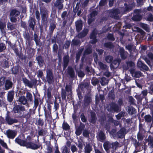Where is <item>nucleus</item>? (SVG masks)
<instances>
[{
  "mask_svg": "<svg viewBox=\"0 0 153 153\" xmlns=\"http://www.w3.org/2000/svg\"><path fill=\"white\" fill-rule=\"evenodd\" d=\"M16 143L21 146H26L33 149H36L40 147V145H37L31 142H27L26 141L22 140L18 138H16L15 140Z\"/></svg>",
  "mask_w": 153,
  "mask_h": 153,
  "instance_id": "f257e3e1",
  "label": "nucleus"
},
{
  "mask_svg": "<svg viewBox=\"0 0 153 153\" xmlns=\"http://www.w3.org/2000/svg\"><path fill=\"white\" fill-rule=\"evenodd\" d=\"M46 78L49 84L52 83L54 81V76L52 70L50 69H47L46 71Z\"/></svg>",
  "mask_w": 153,
  "mask_h": 153,
  "instance_id": "f03ea898",
  "label": "nucleus"
},
{
  "mask_svg": "<svg viewBox=\"0 0 153 153\" xmlns=\"http://www.w3.org/2000/svg\"><path fill=\"white\" fill-rule=\"evenodd\" d=\"M22 81L26 86H27L30 88H32L33 85H36L37 82V81L36 79H33L30 81L25 78H22Z\"/></svg>",
  "mask_w": 153,
  "mask_h": 153,
  "instance_id": "7ed1b4c3",
  "label": "nucleus"
},
{
  "mask_svg": "<svg viewBox=\"0 0 153 153\" xmlns=\"http://www.w3.org/2000/svg\"><path fill=\"white\" fill-rule=\"evenodd\" d=\"M120 13V11L118 9H112L110 11V16L115 19H118L120 18L119 14Z\"/></svg>",
  "mask_w": 153,
  "mask_h": 153,
  "instance_id": "20e7f679",
  "label": "nucleus"
},
{
  "mask_svg": "<svg viewBox=\"0 0 153 153\" xmlns=\"http://www.w3.org/2000/svg\"><path fill=\"white\" fill-rule=\"evenodd\" d=\"M4 134L8 138L13 139L16 137L17 132L15 130L8 129L6 131Z\"/></svg>",
  "mask_w": 153,
  "mask_h": 153,
  "instance_id": "39448f33",
  "label": "nucleus"
},
{
  "mask_svg": "<svg viewBox=\"0 0 153 153\" xmlns=\"http://www.w3.org/2000/svg\"><path fill=\"white\" fill-rule=\"evenodd\" d=\"M108 109L109 111L117 112L119 111V107L117 104L114 103H112L110 104Z\"/></svg>",
  "mask_w": 153,
  "mask_h": 153,
  "instance_id": "423d86ee",
  "label": "nucleus"
},
{
  "mask_svg": "<svg viewBox=\"0 0 153 153\" xmlns=\"http://www.w3.org/2000/svg\"><path fill=\"white\" fill-rule=\"evenodd\" d=\"M127 67H123V68L124 70H127L129 69V71L130 72V71L131 70L135 69V65L134 62L129 61L126 62Z\"/></svg>",
  "mask_w": 153,
  "mask_h": 153,
  "instance_id": "0eeeda50",
  "label": "nucleus"
},
{
  "mask_svg": "<svg viewBox=\"0 0 153 153\" xmlns=\"http://www.w3.org/2000/svg\"><path fill=\"white\" fill-rule=\"evenodd\" d=\"M130 73L133 77L139 78L142 76L141 72L139 71H135V69L130 71Z\"/></svg>",
  "mask_w": 153,
  "mask_h": 153,
  "instance_id": "6e6552de",
  "label": "nucleus"
},
{
  "mask_svg": "<svg viewBox=\"0 0 153 153\" xmlns=\"http://www.w3.org/2000/svg\"><path fill=\"white\" fill-rule=\"evenodd\" d=\"M5 120L6 123L9 125H11L14 123H17L18 122L17 120L11 118L8 115H7L6 117Z\"/></svg>",
  "mask_w": 153,
  "mask_h": 153,
  "instance_id": "1a4fd4ad",
  "label": "nucleus"
},
{
  "mask_svg": "<svg viewBox=\"0 0 153 153\" xmlns=\"http://www.w3.org/2000/svg\"><path fill=\"white\" fill-rule=\"evenodd\" d=\"M42 20L44 21L47 20L48 17V11L45 9H40Z\"/></svg>",
  "mask_w": 153,
  "mask_h": 153,
  "instance_id": "9d476101",
  "label": "nucleus"
},
{
  "mask_svg": "<svg viewBox=\"0 0 153 153\" xmlns=\"http://www.w3.org/2000/svg\"><path fill=\"white\" fill-rule=\"evenodd\" d=\"M97 137L99 141L102 142H104L106 138L104 133L102 131H100L98 133Z\"/></svg>",
  "mask_w": 153,
  "mask_h": 153,
  "instance_id": "9b49d317",
  "label": "nucleus"
},
{
  "mask_svg": "<svg viewBox=\"0 0 153 153\" xmlns=\"http://www.w3.org/2000/svg\"><path fill=\"white\" fill-rule=\"evenodd\" d=\"M97 34V31L94 30L93 31L90 36V39H91L90 41V43L92 44H94L97 42V39L96 35Z\"/></svg>",
  "mask_w": 153,
  "mask_h": 153,
  "instance_id": "f8f14e48",
  "label": "nucleus"
},
{
  "mask_svg": "<svg viewBox=\"0 0 153 153\" xmlns=\"http://www.w3.org/2000/svg\"><path fill=\"white\" fill-rule=\"evenodd\" d=\"M97 14V13L96 11H94L90 14L88 16V23L89 24H90L95 19V17Z\"/></svg>",
  "mask_w": 153,
  "mask_h": 153,
  "instance_id": "ddd939ff",
  "label": "nucleus"
},
{
  "mask_svg": "<svg viewBox=\"0 0 153 153\" xmlns=\"http://www.w3.org/2000/svg\"><path fill=\"white\" fill-rule=\"evenodd\" d=\"M92 102L91 98L89 94L86 95L84 97V102L85 106H88Z\"/></svg>",
  "mask_w": 153,
  "mask_h": 153,
  "instance_id": "4468645a",
  "label": "nucleus"
},
{
  "mask_svg": "<svg viewBox=\"0 0 153 153\" xmlns=\"http://www.w3.org/2000/svg\"><path fill=\"white\" fill-rule=\"evenodd\" d=\"M63 2V0H56L54 4V5L59 10H62L63 7V5L62 4Z\"/></svg>",
  "mask_w": 153,
  "mask_h": 153,
  "instance_id": "2eb2a0df",
  "label": "nucleus"
},
{
  "mask_svg": "<svg viewBox=\"0 0 153 153\" xmlns=\"http://www.w3.org/2000/svg\"><path fill=\"white\" fill-rule=\"evenodd\" d=\"M85 127V126L81 123L79 126L76 128L75 134L76 135L78 136L79 135L82 133V131L84 129Z\"/></svg>",
  "mask_w": 153,
  "mask_h": 153,
  "instance_id": "dca6fc26",
  "label": "nucleus"
},
{
  "mask_svg": "<svg viewBox=\"0 0 153 153\" xmlns=\"http://www.w3.org/2000/svg\"><path fill=\"white\" fill-rule=\"evenodd\" d=\"M76 30L77 32H79L82 29V22L81 20H78L75 22Z\"/></svg>",
  "mask_w": 153,
  "mask_h": 153,
  "instance_id": "f3484780",
  "label": "nucleus"
},
{
  "mask_svg": "<svg viewBox=\"0 0 153 153\" xmlns=\"http://www.w3.org/2000/svg\"><path fill=\"white\" fill-rule=\"evenodd\" d=\"M70 59V57L68 55H66L63 57V69L65 70L68 66Z\"/></svg>",
  "mask_w": 153,
  "mask_h": 153,
  "instance_id": "a211bd4d",
  "label": "nucleus"
},
{
  "mask_svg": "<svg viewBox=\"0 0 153 153\" xmlns=\"http://www.w3.org/2000/svg\"><path fill=\"white\" fill-rule=\"evenodd\" d=\"M119 52L120 56L122 59H124L126 58L128 53L125 51L123 48H120Z\"/></svg>",
  "mask_w": 153,
  "mask_h": 153,
  "instance_id": "6ab92c4d",
  "label": "nucleus"
},
{
  "mask_svg": "<svg viewBox=\"0 0 153 153\" xmlns=\"http://www.w3.org/2000/svg\"><path fill=\"white\" fill-rule=\"evenodd\" d=\"M126 134V129L124 128H122L117 133L116 135L120 138H123Z\"/></svg>",
  "mask_w": 153,
  "mask_h": 153,
  "instance_id": "aec40b11",
  "label": "nucleus"
},
{
  "mask_svg": "<svg viewBox=\"0 0 153 153\" xmlns=\"http://www.w3.org/2000/svg\"><path fill=\"white\" fill-rule=\"evenodd\" d=\"M121 61V60L120 58H117L114 59L111 64L112 66L114 68H117Z\"/></svg>",
  "mask_w": 153,
  "mask_h": 153,
  "instance_id": "412c9836",
  "label": "nucleus"
},
{
  "mask_svg": "<svg viewBox=\"0 0 153 153\" xmlns=\"http://www.w3.org/2000/svg\"><path fill=\"white\" fill-rule=\"evenodd\" d=\"M137 66L146 71L149 69L148 67L140 61H138L137 63Z\"/></svg>",
  "mask_w": 153,
  "mask_h": 153,
  "instance_id": "4be33fe9",
  "label": "nucleus"
},
{
  "mask_svg": "<svg viewBox=\"0 0 153 153\" xmlns=\"http://www.w3.org/2000/svg\"><path fill=\"white\" fill-rule=\"evenodd\" d=\"M88 30L87 29H84L81 32L79 33L77 35L79 38H82L85 37L88 33Z\"/></svg>",
  "mask_w": 153,
  "mask_h": 153,
  "instance_id": "5701e85b",
  "label": "nucleus"
},
{
  "mask_svg": "<svg viewBox=\"0 0 153 153\" xmlns=\"http://www.w3.org/2000/svg\"><path fill=\"white\" fill-rule=\"evenodd\" d=\"M19 101L20 104L24 105H28L27 99L24 96H21L19 99Z\"/></svg>",
  "mask_w": 153,
  "mask_h": 153,
  "instance_id": "b1692460",
  "label": "nucleus"
},
{
  "mask_svg": "<svg viewBox=\"0 0 153 153\" xmlns=\"http://www.w3.org/2000/svg\"><path fill=\"white\" fill-rule=\"evenodd\" d=\"M35 19L31 17L28 21L29 26L33 30H34L35 25Z\"/></svg>",
  "mask_w": 153,
  "mask_h": 153,
  "instance_id": "393cba45",
  "label": "nucleus"
},
{
  "mask_svg": "<svg viewBox=\"0 0 153 153\" xmlns=\"http://www.w3.org/2000/svg\"><path fill=\"white\" fill-rule=\"evenodd\" d=\"M14 94V91H11L8 92L7 94V100L10 102H11L13 101Z\"/></svg>",
  "mask_w": 153,
  "mask_h": 153,
  "instance_id": "a878e982",
  "label": "nucleus"
},
{
  "mask_svg": "<svg viewBox=\"0 0 153 153\" xmlns=\"http://www.w3.org/2000/svg\"><path fill=\"white\" fill-rule=\"evenodd\" d=\"M68 74L69 75L71 78L74 77L75 73L73 69L71 67H68Z\"/></svg>",
  "mask_w": 153,
  "mask_h": 153,
  "instance_id": "bb28decb",
  "label": "nucleus"
},
{
  "mask_svg": "<svg viewBox=\"0 0 153 153\" xmlns=\"http://www.w3.org/2000/svg\"><path fill=\"white\" fill-rule=\"evenodd\" d=\"M36 59L40 67L42 66L44 63L42 56H38L36 57Z\"/></svg>",
  "mask_w": 153,
  "mask_h": 153,
  "instance_id": "cd10ccee",
  "label": "nucleus"
},
{
  "mask_svg": "<svg viewBox=\"0 0 153 153\" xmlns=\"http://www.w3.org/2000/svg\"><path fill=\"white\" fill-rule=\"evenodd\" d=\"M127 111L129 114L132 115L135 113L136 111L135 108L132 106H128L127 108Z\"/></svg>",
  "mask_w": 153,
  "mask_h": 153,
  "instance_id": "c85d7f7f",
  "label": "nucleus"
},
{
  "mask_svg": "<svg viewBox=\"0 0 153 153\" xmlns=\"http://www.w3.org/2000/svg\"><path fill=\"white\" fill-rule=\"evenodd\" d=\"M6 24L5 23L0 21V29L1 33L4 35L5 33V29Z\"/></svg>",
  "mask_w": 153,
  "mask_h": 153,
  "instance_id": "c756f323",
  "label": "nucleus"
},
{
  "mask_svg": "<svg viewBox=\"0 0 153 153\" xmlns=\"http://www.w3.org/2000/svg\"><path fill=\"white\" fill-rule=\"evenodd\" d=\"M81 43V41L79 39H77L75 38L72 41L71 45L72 46H77L80 45Z\"/></svg>",
  "mask_w": 153,
  "mask_h": 153,
  "instance_id": "7c9ffc66",
  "label": "nucleus"
},
{
  "mask_svg": "<svg viewBox=\"0 0 153 153\" xmlns=\"http://www.w3.org/2000/svg\"><path fill=\"white\" fill-rule=\"evenodd\" d=\"M13 83L12 82L9 80H7L5 83V89L7 90L10 88H12Z\"/></svg>",
  "mask_w": 153,
  "mask_h": 153,
  "instance_id": "2f4dec72",
  "label": "nucleus"
},
{
  "mask_svg": "<svg viewBox=\"0 0 153 153\" xmlns=\"http://www.w3.org/2000/svg\"><path fill=\"white\" fill-rule=\"evenodd\" d=\"M126 11H129L132 9L134 7V3L132 2V3L128 5L125 4Z\"/></svg>",
  "mask_w": 153,
  "mask_h": 153,
  "instance_id": "473e14b6",
  "label": "nucleus"
},
{
  "mask_svg": "<svg viewBox=\"0 0 153 153\" xmlns=\"http://www.w3.org/2000/svg\"><path fill=\"white\" fill-rule=\"evenodd\" d=\"M98 65L100 67V68L102 70H107L108 68V67L106 65L104 64L101 62H98Z\"/></svg>",
  "mask_w": 153,
  "mask_h": 153,
  "instance_id": "72a5a7b5",
  "label": "nucleus"
},
{
  "mask_svg": "<svg viewBox=\"0 0 153 153\" xmlns=\"http://www.w3.org/2000/svg\"><path fill=\"white\" fill-rule=\"evenodd\" d=\"M91 122L92 123L94 124L95 123L97 120V118L96 117V114L94 112H91Z\"/></svg>",
  "mask_w": 153,
  "mask_h": 153,
  "instance_id": "f704fd0d",
  "label": "nucleus"
},
{
  "mask_svg": "<svg viewBox=\"0 0 153 153\" xmlns=\"http://www.w3.org/2000/svg\"><path fill=\"white\" fill-rule=\"evenodd\" d=\"M140 131L137 134V137L138 140L139 141H142L144 137V135L142 134L141 131V129L140 128Z\"/></svg>",
  "mask_w": 153,
  "mask_h": 153,
  "instance_id": "c9c22d12",
  "label": "nucleus"
},
{
  "mask_svg": "<svg viewBox=\"0 0 153 153\" xmlns=\"http://www.w3.org/2000/svg\"><path fill=\"white\" fill-rule=\"evenodd\" d=\"M7 28L9 30H12L16 28V25L8 22L7 24Z\"/></svg>",
  "mask_w": 153,
  "mask_h": 153,
  "instance_id": "e433bc0d",
  "label": "nucleus"
},
{
  "mask_svg": "<svg viewBox=\"0 0 153 153\" xmlns=\"http://www.w3.org/2000/svg\"><path fill=\"white\" fill-rule=\"evenodd\" d=\"M19 14L20 12L16 9L12 10L10 13V16L16 17L19 15Z\"/></svg>",
  "mask_w": 153,
  "mask_h": 153,
  "instance_id": "4c0bfd02",
  "label": "nucleus"
},
{
  "mask_svg": "<svg viewBox=\"0 0 153 153\" xmlns=\"http://www.w3.org/2000/svg\"><path fill=\"white\" fill-rule=\"evenodd\" d=\"M104 46L108 49H111L114 47L113 44L111 42H108L105 43L104 44Z\"/></svg>",
  "mask_w": 153,
  "mask_h": 153,
  "instance_id": "58836bf2",
  "label": "nucleus"
},
{
  "mask_svg": "<svg viewBox=\"0 0 153 153\" xmlns=\"http://www.w3.org/2000/svg\"><path fill=\"white\" fill-rule=\"evenodd\" d=\"M83 48H82L80 49L79 51H78L77 53L76 54V62H77L79 61V59L81 55V53H82V51H83Z\"/></svg>",
  "mask_w": 153,
  "mask_h": 153,
  "instance_id": "ea45409f",
  "label": "nucleus"
},
{
  "mask_svg": "<svg viewBox=\"0 0 153 153\" xmlns=\"http://www.w3.org/2000/svg\"><path fill=\"white\" fill-rule=\"evenodd\" d=\"M142 17L141 15L139 14H137L134 15L132 18L133 20L134 21H139L141 19Z\"/></svg>",
  "mask_w": 153,
  "mask_h": 153,
  "instance_id": "a19ab883",
  "label": "nucleus"
},
{
  "mask_svg": "<svg viewBox=\"0 0 153 153\" xmlns=\"http://www.w3.org/2000/svg\"><path fill=\"white\" fill-rule=\"evenodd\" d=\"M141 27L147 32L150 31V28L149 26L146 24L141 23L140 24Z\"/></svg>",
  "mask_w": 153,
  "mask_h": 153,
  "instance_id": "79ce46f5",
  "label": "nucleus"
},
{
  "mask_svg": "<svg viewBox=\"0 0 153 153\" xmlns=\"http://www.w3.org/2000/svg\"><path fill=\"white\" fill-rule=\"evenodd\" d=\"M145 121L147 123H151L153 120V118L149 115H147L144 117Z\"/></svg>",
  "mask_w": 153,
  "mask_h": 153,
  "instance_id": "37998d69",
  "label": "nucleus"
},
{
  "mask_svg": "<svg viewBox=\"0 0 153 153\" xmlns=\"http://www.w3.org/2000/svg\"><path fill=\"white\" fill-rule=\"evenodd\" d=\"M146 141H148L149 142L148 144L149 145L152 147L153 146V137L151 136H149L148 139H147Z\"/></svg>",
  "mask_w": 153,
  "mask_h": 153,
  "instance_id": "c03bdc74",
  "label": "nucleus"
},
{
  "mask_svg": "<svg viewBox=\"0 0 153 153\" xmlns=\"http://www.w3.org/2000/svg\"><path fill=\"white\" fill-rule=\"evenodd\" d=\"M85 152L87 153H90L92 150V147L89 144L86 145L85 147Z\"/></svg>",
  "mask_w": 153,
  "mask_h": 153,
  "instance_id": "a18cd8bd",
  "label": "nucleus"
},
{
  "mask_svg": "<svg viewBox=\"0 0 153 153\" xmlns=\"http://www.w3.org/2000/svg\"><path fill=\"white\" fill-rule=\"evenodd\" d=\"M133 29H135V30H133L134 31L138 32L140 33L143 36H144L145 34V32L143 30L137 27H134Z\"/></svg>",
  "mask_w": 153,
  "mask_h": 153,
  "instance_id": "49530a36",
  "label": "nucleus"
},
{
  "mask_svg": "<svg viewBox=\"0 0 153 153\" xmlns=\"http://www.w3.org/2000/svg\"><path fill=\"white\" fill-rule=\"evenodd\" d=\"M104 147L105 149L107 152L110 148H111V144L108 142H106L104 144Z\"/></svg>",
  "mask_w": 153,
  "mask_h": 153,
  "instance_id": "de8ad7c7",
  "label": "nucleus"
},
{
  "mask_svg": "<svg viewBox=\"0 0 153 153\" xmlns=\"http://www.w3.org/2000/svg\"><path fill=\"white\" fill-rule=\"evenodd\" d=\"M100 82L102 85H104L108 83V80L105 78L103 77L101 78Z\"/></svg>",
  "mask_w": 153,
  "mask_h": 153,
  "instance_id": "09e8293b",
  "label": "nucleus"
},
{
  "mask_svg": "<svg viewBox=\"0 0 153 153\" xmlns=\"http://www.w3.org/2000/svg\"><path fill=\"white\" fill-rule=\"evenodd\" d=\"M66 91L69 92V95H71L72 94V86L71 85H67L65 87Z\"/></svg>",
  "mask_w": 153,
  "mask_h": 153,
  "instance_id": "8fccbe9b",
  "label": "nucleus"
},
{
  "mask_svg": "<svg viewBox=\"0 0 153 153\" xmlns=\"http://www.w3.org/2000/svg\"><path fill=\"white\" fill-rule=\"evenodd\" d=\"M26 97L27 101L32 102L33 100L32 95L30 92H27L26 93Z\"/></svg>",
  "mask_w": 153,
  "mask_h": 153,
  "instance_id": "3c124183",
  "label": "nucleus"
},
{
  "mask_svg": "<svg viewBox=\"0 0 153 153\" xmlns=\"http://www.w3.org/2000/svg\"><path fill=\"white\" fill-rule=\"evenodd\" d=\"M89 84L88 82H85L81 84L80 86V88L82 89L86 88L87 89L89 87Z\"/></svg>",
  "mask_w": 153,
  "mask_h": 153,
  "instance_id": "603ef678",
  "label": "nucleus"
},
{
  "mask_svg": "<svg viewBox=\"0 0 153 153\" xmlns=\"http://www.w3.org/2000/svg\"><path fill=\"white\" fill-rule=\"evenodd\" d=\"M131 140L133 143L134 144L136 147H137L140 145V143L137 141V140L134 138L132 137L131 138Z\"/></svg>",
  "mask_w": 153,
  "mask_h": 153,
  "instance_id": "864d4df0",
  "label": "nucleus"
},
{
  "mask_svg": "<svg viewBox=\"0 0 153 153\" xmlns=\"http://www.w3.org/2000/svg\"><path fill=\"white\" fill-rule=\"evenodd\" d=\"M67 96V93L66 91L63 89L62 90L61 97L62 100H65Z\"/></svg>",
  "mask_w": 153,
  "mask_h": 153,
  "instance_id": "5fc2aeb1",
  "label": "nucleus"
},
{
  "mask_svg": "<svg viewBox=\"0 0 153 153\" xmlns=\"http://www.w3.org/2000/svg\"><path fill=\"white\" fill-rule=\"evenodd\" d=\"M91 83L94 85H96L99 82V80L98 79L95 77H93L91 79Z\"/></svg>",
  "mask_w": 153,
  "mask_h": 153,
  "instance_id": "6e6d98bb",
  "label": "nucleus"
},
{
  "mask_svg": "<svg viewBox=\"0 0 153 153\" xmlns=\"http://www.w3.org/2000/svg\"><path fill=\"white\" fill-rule=\"evenodd\" d=\"M105 60L108 63H110L113 60V57L111 56H108L105 58Z\"/></svg>",
  "mask_w": 153,
  "mask_h": 153,
  "instance_id": "4d7b16f0",
  "label": "nucleus"
},
{
  "mask_svg": "<svg viewBox=\"0 0 153 153\" xmlns=\"http://www.w3.org/2000/svg\"><path fill=\"white\" fill-rule=\"evenodd\" d=\"M129 102L131 104L135 105V100L131 96H130L128 97Z\"/></svg>",
  "mask_w": 153,
  "mask_h": 153,
  "instance_id": "13d9d810",
  "label": "nucleus"
},
{
  "mask_svg": "<svg viewBox=\"0 0 153 153\" xmlns=\"http://www.w3.org/2000/svg\"><path fill=\"white\" fill-rule=\"evenodd\" d=\"M0 144L4 148L8 149V148L7 144L4 141L0 138Z\"/></svg>",
  "mask_w": 153,
  "mask_h": 153,
  "instance_id": "bf43d9fd",
  "label": "nucleus"
},
{
  "mask_svg": "<svg viewBox=\"0 0 153 153\" xmlns=\"http://www.w3.org/2000/svg\"><path fill=\"white\" fill-rule=\"evenodd\" d=\"M56 25L54 24L51 23V24L49 27V29L50 30L51 33H53L54 30L56 28Z\"/></svg>",
  "mask_w": 153,
  "mask_h": 153,
  "instance_id": "052dcab7",
  "label": "nucleus"
},
{
  "mask_svg": "<svg viewBox=\"0 0 153 153\" xmlns=\"http://www.w3.org/2000/svg\"><path fill=\"white\" fill-rule=\"evenodd\" d=\"M91 52V49L90 47L88 48L85 50L84 54V55L89 54Z\"/></svg>",
  "mask_w": 153,
  "mask_h": 153,
  "instance_id": "680f3d73",
  "label": "nucleus"
},
{
  "mask_svg": "<svg viewBox=\"0 0 153 153\" xmlns=\"http://www.w3.org/2000/svg\"><path fill=\"white\" fill-rule=\"evenodd\" d=\"M125 114V113L124 111H122L120 113H119L118 115H116V117L118 120H119Z\"/></svg>",
  "mask_w": 153,
  "mask_h": 153,
  "instance_id": "e2e57ef3",
  "label": "nucleus"
},
{
  "mask_svg": "<svg viewBox=\"0 0 153 153\" xmlns=\"http://www.w3.org/2000/svg\"><path fill=\"white\" fill-rule=\"evenodd\" d=\"M148 21L152 22L153 21V16L151 13L148 14V16L147 17Z\"/></svg>",
  "mask_w": 153,
  "mask_h": 153,
  "instance_id": "0e129e2a",
  "label": "nucleus"
},
{
  "mask_svg": "<svg viewBox=\"0 0 153 153\" xmlns=\"http://www.w3.org/2000/svg\"><path fill=\"white\" fill-rule=\"evenodd\" d=\"M43 75V73L42 70H39L37 72V76L39 78H42Z\"/></svg>",
  "mask_w": 153,
  "mask_h": 153,
  "instance_id": "69168bd1",
  "label": "nucleus"
},
{
  "mask_svg": "<svg viewBox=\"0 0 153 153\" xmlns=\"http://www.w3.org/2000/svg\"><path fill=\"white\" fill-rule=\"evenodd\" d=\"M119 143L117 142H115L112 144V148L115 149L116 148L119 146Z\"/></svg>",
  "mask_w": 153,
  "mask_h": 153,
  "instance_id": "338daca9",
  "label": "nucleus"
},
{
  "mask_svg": "<svg viewBox=\"0 0 153 153\" xmlns=\"http://www.w3.org/2000/svg\"><path fill=\"white\" fill-rule=\"evenodd\" d=\"M62 127L65 130L69 129L70 128V126L68 125L65 123H63Z\"/></svg>",
  "mask_w": 153,
  "mask_h": 153,
  "instance_id": "774afa93",
  "label": "nucleus"
}]
</instances>
